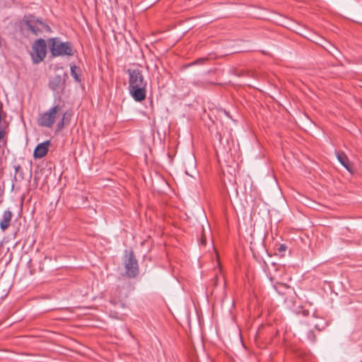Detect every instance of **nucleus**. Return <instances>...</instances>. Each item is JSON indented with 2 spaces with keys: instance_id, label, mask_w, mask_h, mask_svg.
<instances>
[{
  "instance_id": "nucleus-13",
  "label": "nucleus",
  "mask_w": 362,
  "mask_h": 362,
  "mask_svg": "<svg viewBox=\"0 0 362 362\" xmlns=\"http://www.w3.org/2000/svg\"><path fill=\"white\" fill-rule=\"evenodd\" d=\"M65 122H64L63 120H60L58 124H57V129L58 130H61L64 128V125H65Z\"/></svg>"
},
{
  "instance_id": "nucleus-14",
  "label": "nucleus",
  "mask_w": 362,
  "mask_h": 362,
  "mask_svg": "<svg viewBox=\"0 0 362 362\" xmlns=\"http://www.w3.org/2000/svg\"><path fill=\"white\" fill-rule=\"evenodd\" d=\"M307 337H308V339L311 341H313L315 339V337H314L313 332L312 331L308 332Z\"/></svg>"
},
{
  "instance_id": "nucleus-1",
  "label": "nucleus",
  "mask_w": 362,
  "mask_h": 362,
  "mask_svg": "<svg viewBox=\"0 0 362 362\" xmlns=\"http://www.w3.org/2000/svg\"><path fill=\"white\" fill-rule=\"evenodd\" d=\"M129 91L131 96L136 102H141L146 98L147 83L144 80L141 70L129 69Z\"/></svg>"
},
{
  "instance_id": "nucleus-2",
  "label": "nucleus",
  "mask_w": 362,
  "mask_h": 362,
  "mask_svg": "<svg viewBox=\"0 0 362 362\" xmlns=\"http://www.w3.org/2000/svg\"><path fill=\"white\" fill-rule=\"evenodd\" d=\"M49 49L52 54L57 56H71L73 49L69 42H63L58 38H52L49 40Z\"/></svg>"
},
{
  "instance_id": "nucleus-8",
  "label": "nucleus",
  "mask_w": 362,
  "mask_h": 362,
  "mask_svg": "<svg viewBox=\"0 0 362 362\" xmlns=\"http://www.w3.org/2000/svg\"><path fill=\"white\" fill-rule=\"evenodd\" d=\"M49 141H45L39 144L34 150L33 156L35 158H42L45 156L48 151Z\"/></svg>"
},
{
  "instance_id": "nucleus-9",
  "label": "nucleus",
  "mask_w": 362,
  "mask_h": 362,
  "mask_svg": "<svg viewBox=\"0 0 362 362\" xmlns=\"http://www.w3.org/2000/svg\"><path fill=\"white\" fill-rule=\"evenodd\" d=\"M12 218V213L9 210L4 211L2 218L0 221V228L2 231H5L10 226Z\"/></svg>"
},
{
  "instance_id": "nucleus-16",
  "label": "nucleus",
  "mask_w": 362,
  "mask_h": 362,
  "mask_svg": "<svg viewBox=\"0 0 362 362\" xmlns=\"http://www.w3.org/2000/svg\"><path fill=\"white\" fill-rule=\"evenodd\" d=\"M2 138V133L0 132V139Z\"/></svg>"
},
{
  "instance_id": "nucleus-15",
  "label": "nucleus",
  "mask_w": 362,
  "mask_h": 362,
  "mask_svg": "<svg viewBox=\"0 0 362 362\" xmlns=\"http://www.w3.org/2000/svg\"><path fill=\"white\" fill-rule=\"evenodd\" d=\"M206 60L205 58H200L193 62V64H197L204 62Z\"/></svg>"
},
{
  "instance_id": "nucleus-7",
  "label": "nucleus",
  "mask_w": 362,
  "mask_h": 362,
  "mask_svg": "<svg viewBox=\"0 0 362 362\" xmlns=\"http://www.w3.org/2000/svg\"><path fill=\"white\" fill-rule=\"evenodd\" d=\"M49 88L57 94H61L65 88L64 79L60 75H56L49 82Z\"/></svg>"
},
{
  "instance_id": "nucleus-4",
  "label": "nucleus",
  "mask_w": 362,
  "mask_h": 362,
  "mask_svg": "<svg viewBox=\"0 0 362 362\" xmlns=\"http://www.w3.org/2000/svg\"><path fill=\"white\" fill-rule=\"evenodd\" d=\"M32 59L35 64L42 62L46 56V42L43 39L37 40L32 47Z\"/></svg>"
},
{
  "instance_id": "nucleus-10",
  "label": "nucleus",
  "mask_w": 362,
  "mask_h": 362,
  "mask_svg": "<svg viewBox=\"0 0 362 362\" xmlns=\"http://www.w3.org/2000/svg\"><path fill=\"white\" fill-rule=\"evenodd\" d=\"M336 156L339 162L349 172L351 171V167L349 160L344 152L336 151Z\"/></svg>"
},
{
  "instance_id": "nucleus-17",
  "label": "nucleus",
  "mask_w": 362,
  "mask_h": 362,
  "mask_svg": "<svg viewBox=\"0 0 362 362\" xmlns=\"http://www.w3.org/2000/svg\"><path fill=\"white\" fill-rule=\"evenodd\" d=\"M280 250H284L282 245L281 246Z\"/></svg>"
},
{
  "instance_id": "nucleus-3",
  "label": "nucleus",
  "mask_w": 362,
  "mask_h": 362,
  "mask_svg": "<svg viewBox=\"0 0 362 362\" xmlns=\"http://www.w3.org/2000/svg\"><path fill=\"white\" fill-rule=\"evenodd\" d=\"M60 110L61 107L59 105H54L43 112L37 119L38 124L44 127H52L58 117Z\"/></svg>"
},
{
  "instance_id": "nucleus-12",
  "label": "nucleus",
  "mask_w": 362,
  "mask_h": 362,
  "mask_svg": "<svg viewBox=\"0 0 362 362\" xmlns=\"http://www.w3.org/2000/svg\"><path fill=\"white\" fill-rule=\"evenodd\" d=\"M69 116L70 115L67 112L64 113L62 117V120L65 122V124H67L69 120Z\"/></svg>"
},
{
  "instance_id": "nucleus-11",
  "label": "nucleus",
  "mask_w": 362,
  "mask_h": 362,
  "mask_svg": "<svg viewBox=\"0 0 362 362\" xmlns=\"http://www.w3.org/2000/svg\"><path fill=\"white\" fill-rule=\"evenodd\" d=\"M79 68L75 65L71 66V75L75 79L76 81L80 82V74H78Z\"/></svg>"
},
{
  "instance_id": "nucleus-6",
  "label": "nucleus",
  "mask_w": 362,
  "mask_h": 362,
  "mask_svg": "<svg viewBox=\"0 0 362 362\" xmlns=\"http://www.w3.org/2000/svg\"><path fill=\"white\" fill-rule=\"evenodd\" d=\"M28 29L35 35H39L44 31H49V27L42 21L35 18H30L25 21Z\"/></svg>"
},
{
  "instance_id": "nucleus-5",
  "label": "nucleus",
  "mask_w": 362,
  "mask_h": 362,
  "mask_svg": "<svg viewBox=\"0 0 362 362\" xmlns=\"http://www.w3.org/2000/svg\"><path fill=\"white\" fill-rule=\"evenodd\" d=\"M124 267L126 269V275L128 277L133 278L138 274L139 265L133 252H130L129 254L126 256L124 259Z\"/></svg>"
}]
</instances>
